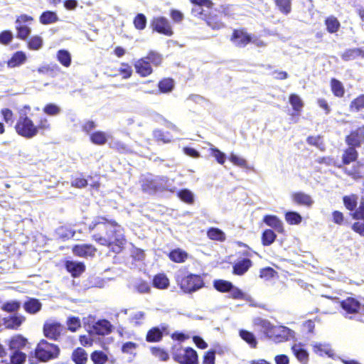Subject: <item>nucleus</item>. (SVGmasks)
Returning <instances> with one entry per match:
<instances>
[{
    "label": "nucleus",
    "mask_w": 364,
    "mask_h": 364,
    "mask_svg": "<svg viewBox=\"0 0 364 364\" xmlns=\"http://www.w3.org/2000/svg\"><path fill=\"white\" fill-rule=\"evenodd\" d=\"M33 17L26 14H21L16 18L15 27L16 37L21 40H26L31 34V29L28 25L33 21Z\"/></svg>",
    "instance_id": "nucleus-10"
},
{
    "label": "nucleus",
    "mask_w": 364,
    "mask_h": 364,
    "mask_svg": "<svg viewBox=\"0 0 364 364\" xmlns=\"http://www.w3.org/2000/svg\"><path fill=\"white\" fill-rule=\"evenodd\" d=\"M191 4L194 5V7L192 8L191 12L192 14L195 16H198L203 19L205 18V16L203 14V6L207 8H211L213 5V3L210 0H189Z\"/></svg>",
    "instance_id": "nucleus-15"
},
{
    "label": "nucleus",
    "mask_w": 364,
    "mask_h": 364,
    "mask_svg": "<svg viewBox=\"0 0 364 364\" xmlns=\"http://www.w3.org/2000/svg\"><path fill=\"white\" fill-rule=\"evenodd\" d=\"M73 360L76 364H83L87 360V354L81 348L75 349L72 355Z\"/></svg>",
    "instance_id": "nucleus-35"
},
{
    "label": "nucleus",
    "mask_w": 364,
    "mask_h": 364,
    "mask_svg": "<svg viewBox=\"0 0 364 364\" xmlns=\"http://www.w3.org/2000/svg\"><path fill=\"white\" fill-rule=\"evenodd\" d=\"M325 23L327 31L331 33H336L340 28V23L334 16L328 17L325 21Z\"/></svg>",
    "instance_id": "nucleus-41"
},
{
    "label": "nucleus",
    "mask_w": 364,
    "mask_h": 364,
    "mask_svg": "<svg viewBox=\"0 0 364 364\" xmlns=\"http://www.w3.org/2000/svg\"><path fill=\"white\" fill-rule=\"evenodd\" d=\"M67 270L72 274L73 277L80 275L85 270V265L82 262L67 261L65 263Z\"/></svg>",
    "instance_id": "nucleus-25"
},
{
    "label": "nucleus",
    "mask_w": 364,
    "mask_h": 364,
    "mask_svg": "<svg viewBox=\"0 0 364 364\" xmlns=\"http://www.w3.org/2000/svg\"><path fill=\"white\" fill-rule=\"evenodd\" d=\"M289 102L294 110L300 112L304 106V103L300 97L296 94H292L289 97Z\"/></svg>",
    "instance_id": "nucleus-50"
},
{
    "label": "nucleus",
    "mask_w": 364,
    "mask_h": 364,
    "mask_svg": "<svg viewBox=\"0 0 364 364\" xmlns=\"http://www.w3.org/2000/svg\"><path fill=\"white\" fill-rule=\"evenodd\" d=\"M292 352L297 360L302 364H306L309 360V353L304 348V346L301 343H294L291 347Z\"/></svg>",
    "instance_id": "nucleus-21"
},
{
    "label": "nucleus",
    "mask_w": 364,
    "mask_h": 364,
    "mask_svg": "<svg viewBox=\"0 0 364 364\" xmlns=\"http://www.w3.org/2000/svg\"><path fill=\"white\" fill-rule=\"evenodd\" d=\"M134 66L136 72L141 77L149 76L153 72L151 64L145 57L136 60Z\"/></svg>",
    "instance_id": "nucleus-13"
},
{
    "label": "nucleus",
    "mask_w": 364,
    "mask_h": 364,
    "mask_svg": "<svg viewBox=\"0 0 364 364\" xmlns=\"http://www.w3.org/2000/svg\"><path fill=\"white\" fill-rule=\"evenodd\" d=\"M90 357L95 364H105L108 360L107 355L102 351H94Z\"/></svg>",
    "instance_id": "nucleus-49"
},
{
    "label": "nucleus",
    "mask_w": 364,
    "mask_h": 364,
    "mask_svg": "<svg viewBox=\"0 0 364 364\" xmlns=\"http://www.w3.org/2000/svg\"><path fill=\"white\" fill-rule=\"evenodd\" d=\"M174 360L180 364H198V354L191 348H179L173 353Z\"/></svg>",
    "instance_id": "nucleus-9"
},
{
    "label": "nucleus",
    "mask_w": 364,
    "mask_h": 364,
    "mask_svg": "<svg viewBox=\"0 0 364 364\" xmlns=\"http://www.w3.org/2000/svg\"><path fill=\"white\" fill-rule=\"evenodd\" d=\"M111 331V324L107 320H100L96 322L90 332L97 335H107Z\"/></svg>",
    "instance_id": "nucleus-19"
},
{
    "label": "nucleus",
    "mask_w": 364,
    "mask_h": 364,
    "mask_svg": "<svg viewBox=\"0 0 364 364\" xmlns=\"http://www.w3.org/2000/svg\"><path fill=\"white\" fill-rule=\"evenodd\" d=\"M343 200L344 205L349 210H354L357 207L358 196L356 195L346 196L343 197Z\"/></svg>",
    "instance_id": "nucleus-44"
},
{
    "label": "nucleus",
    "mask_w": 364,
    "mask_h": 364,
    "mask_svg": "<svg viewBox=\"0 0 364 364\" xmlns=\"http://www.w3.org/2000/svg\"><path fill=\"white\" fill-rule=\"evenodd\" d=\"M275 4L281 12L287 14L291 11V0H275Z\"/></svg>",
    "instance_id": "nucleus-57"
},
{
    "label": "nucleus",
    "mask_w": 364,
    "mask_h": 364,
    "mask_svg": "<svg viewBox=\"0 0 364 364\" xmlns=\"http://www.w3.org/2000/svg\"><path fill=\"white\" fill-rule=\"evenodd\" d=\"M58 60L64 67H69L71 64V55L65 50H60L56 55Z\"/></svg>",
    "instance_id": "nucleus-33"
},
{
    "label": "nucleus",
    "mask_w": 364,
    "mask_h": 364,
    "mask_svg": "<svg viewBox=\"0 0 364 364\" xmlns=\"http://www.w3.org/2000/svg\"><path fill=\"white\" fill-rule=\"evenodd\" d=\"M134 287L140 294L149 293L151 290L150 285L144 281H139L134 284Z\"/></svg>",
    "instance_id": "nucleus-60"
},
{
    "label": "nucleus",
    "mask_w": 364,
    "mask_h": 364,
    "mask_svg": "<svg viewBox=\"0 0 364 364\" xmlns=\"http://www.w3.org/2000/svg\"><path fill=\"white\" fill-rule=\"evenodd\" d=\"M207 236L211 240L224 242L226 240L225 233L219 228H210L207 231Z\"/></svg>",
    "instance_id": "nucleus-30"
},
{
    "label": "nucleus",
    "mask_w": 364,
    "mask_h": 364,
    "mask_svg": "<svg viewBox=\"0 0 364 364\" xmlns=\"http://www.w3.org/2000/svg\"><path fill=\"white\" fill-rule=\"evenodd\" d=\"M124 311L125 314L129 315V321L133 326H138L144 323L145 320V313L144 311H134L129 313V311L127 309H125Z\"/></svg>",
    "instance_id": "nucleus-23"
},
{
    "label": "nucleus",
    "mask_w": 364,
    "mask_h": 364,
    "mask_svg": "<svg viewBox=\"0 0 364 364\" xmlns=\"http://www.w3.org/2000/svg\"><path fill=\"white\" fill-rule=\"evenodd\" d=\"M26 359V353L17 350L14 351V353L11 356V361L12 364H23Z\"/></svg>",
    "instance_id": "nucleus-55"
},
{
    "label": "nucleus",
    "mask_w": 364,
    "mask_h": 364,
    "mask_svg": "<svg viewBox=\"0 0 364 364\" xmlns=\"http://www.w3.org/2000/svg\"><path fill=\"white\" fill-rule=\"evenodd\" d=\"M361 56L364 57V49L363 48H353L346 50L341 55L343 60L348 61L355 59L356 58Z\"/></svg>",
    "instance_id": "nucleus-32"
},
{
    "label": "nucleus",
    "mask_w": 364,
    "mask_h": 364,
    "mask_svg": "<svg viewBox=\"0 0 364 364\" xmlns=\"http://www.w3.org/2000/svg\"><path fill=\"white\" fill-rule=\"evenodd\" d=\"M364 108V95H361L350 103V109L352 110L359 111Z\"/></svg>",
    "instance_id": "nucleus-61"
},
{
    "label": "nucleus",
    "mask_w": 364,
    "mask_h": 364,
    "mask_svg": "<svg viewBox=\"0 0 364 364\" xmlns=\"http://www.w3.org/2000/svg\"><path fill=\"white\" fill-rule=\"evenodd\" d=\"M145 58L149 60L151 65L154 66H159L162 62L161 55L155 52L149 53Z\"/></svg>",
    "instance_id": "nucleus-56"
},
{
    "label": "nucleus",
    "mask_w": 364,
    "mask_h": 364,
    "mask_svg": "<svg viewBox=\"0 0 364 364\" xmlns=\"http://www.w3.org/2000/svg\"><path fill=\"white\" fill-rule=\"evenodd\" d=\"M285 220L290 225H299L301 223L302 218L297 212L289 211L285 214Z\"/></svg>",
    "instance_id": "nucleus-45"
},
{
    "label": "nucleus",
    "mask_w": 364,
    "mask_h": 364,
    "mask_svg": "<svg viewBox=\"0 0 364 364\" xmlns=\"http://www.w3.org/2000/svg\"><path fill=\"white\" fill-rule=\"evenodd\" d=\"M277 237L276 234L272 230H265L262 235V244L265 246L272 245Z\"/></svg>",
    "instance_id": "nucleus-46"
},
{
    "label": "nucleus",
    "mask_w": 364,
    "mask_h": 364,
    "mask_svg": "<svg viewBox=\"0 0 364 364\" xmlns=\"http://www.w3.org/2000/svg\"><path fill=\"white\" fill-rule=\"evenodd\" d=\"M134 27L139 30H143L146 27V18L142 14H139L134 19Z\"/></svg>",
    "instance_id": "nucleus-58"
},
{
    "label": "nucleus",
    "mask_w": 364,
    "mask_h": 364,
    "mask_svg": "<svg viewBox=\"0 0 364 364\" xmlns=\"http://www.w3.org/2000/svg\"><path fill=\"white\" fill-rule=\"evenodd\" d=\"M311 346H312L313 351L316 354L320 356L327 355L329 358H334L333 350L329 344L312 342Z\"/></svg>",
    "instance_id": "nucleus-17"
},
{
    "label": "nucleus",
    "mask_w": 364,
    "mask_h": 364,
    "mask_svg": "<svg viewBox=\"0 0 364 364\" xmlns=\"http://www.w3.org/2000/svg\"><path fill=\"white\" fill-rule=\"evenodd\" d=\"M232 283L225 280L218 279L214 282V287L219 291L227 292L231 289Z\"/></svg>",
    "instance_id": "nucleus-52"
},
{
    "label": "nucleus",
    "mask_w": 364,
    "mask_h": 364,
    "mask_svg": "<svg viewBox=\"0 0 364 364\" xmlns=\"http://www.w3.org/2000/svg\"><path fill=\"white\" fill-rule=\"evenodd\" d=\"M62 331L61 325L54 321H48L43 327L44 335L49 338L56 339Z\"/></svg>",
    "instance_id": "nucleus-12"
},
{
    "label": "nucleus",
    "mask_w": 364,
    "mask_h": 364,
    "mask_svg": "<svg viewBox=\"0 0 364 364\" xmlns=\"http://www.w3.org/2000/svg\"><path fill=\"white\" fill-rule=\"evenodd\" d=\"M89 229L95 231H106V235H103V233L101 232H95L92 235V238L100 245L110 247L115 253H119L125 244L126 240L121 226L106 218H95L89 225Z\"/></svg>",
    "instance_id": "nucleus-2"
},
{
    "label": "nucleus",
    "mask_w": 364,
    "mask_h": 364,
    "mask_svg": "<svg viewBox=\"0 0 364 364\" xmlns=\"http://www.w3.org/2000/svg\"><path fill=\"white\" fill-rule=\"evenodd\" d=\"M162 338V331L160 328L155 327L150 329L147 334L146 339L148 342H157Z\"/></svg>",
    "instance_id": "nucleus-43"
},
{
    "label": "nucleus",
    "mask_w": 364,
    "mask_h": 364,
    "mask_svg": "<svg viewBox=\"0 0 364 364\" xmlns=\"http://www.w3.org/2000/svg\"><path fill=\"white\" fill-rule=\"evenodd\" d=\"M231 41L237 47H245L252 41V37L243 30H235Z\"/></svg>",
    "instance_id": "nucleus-14"
},
{
    "label": "nucleus",
    "mask_w": 364,
    "mask_h": 364,
    "mask_svg": "<svg viewBox=\"0 0 364 364\" xmlns=\"http://www.w3.org/2000/svg\"><path fill=\"white\" fill-rule=\"evenodd\" d=\"M60 353L58 346L42 340L35 350V357L28 358L30 364H37L38 361L46 362L56 358Z\"/></svg>",
    "instance_id": "nucleus-5"
},
{
    "label": "nucleus",
    "mask_w": 364,
    "mask_h": 364,
    "mask_svg": "<svg viewBox=\"0 0 364 364\" xmlns=\"http://www.w3.org/2000/svg\"><path fill=\"white\" fill-rule=\"evenodd\" d=\"M89 229L95 231H106V235H103V233L101 232H95L92 235V238L100 245L110 247L115 253H119L125 244L126 240L121 226L106 218H95L89 225Z\"/></svg>",
    "instance_id": "nucleus-1"
},
{
    "label": "nucleus",
    "mask_w": 364,
    "mask_h": 364,
    "mask_svg": "<svg viewBox=\"0 0 364 364\" xmlns=\"http://www.w3.org/2000/svg\"><path fill=\"white\" fill-rule=\"evenodd\" d=\"M263 222L267 225L274 228L278 232H282L284 231L283 223L276 215H267L263 218Z\"/></svg>",
    "instance_id": "nucleus-24"
},
{
    "label": "nucleus",
    "mask_w": 364,
    "mask_h": 364,
    "mask_svg": "<svg viewBox=\"0 0 364 364\" xmlns=\"http://www.w3.org/2000/svg\"><path fill=\"white\" fill-rule=\"evenodd\" d=\"M58 21V17L55 12L45 11L40 16V21L42 24H50Z\"/></svg>",
    "instance_id": "nucleus-40"
},
{
    "label": "nucleus",
    "mask_w": 364,
    "mask_h": 364,
    "mask_svg": "<svg viewBox=\"0 0 364 364\" xmlns=\"http://www.w3.org/2000/svg\"><path fill=\"white\" fill-rule=\"evenodd\" d=\"M28 344L26 338L21 335L13 336L9 341V348L13 351H17L25 349Z\"/></svg>",
    "instance_id": "nucleus-20"
},
{
    "label": "nucleus",
    "mask_w": 364,
    "mask_h": 364,
    "mask_svg": "<svg viewBox=\"0 0 364 364\" xmlns=\"http://www.w3.org/2000/svg\"><path fill=\"white\" fill-rule=\"evenodd\" d=\"M240 336L241 338L245 340L247 343H249L252 347H255L257 345V341L255 336L247 331L242 330L240 332Z\"/></svg>",
    "instance_id": "nucleus-54"
},
{
    "label": "nucleus",
    "mask_w": 364,
    "mask_h": 364,
    "mask_svg": "<svg viewBox=\"0 0 364 364\" xmlns=\"http://www.w3.org/2000/svg\"><path fill=\"white\" fill-rule=\"evenodd\" d=\"M358 153L354 147L350 146L347 149L343 156V161L345 164H348L357 159Z\"/></svg>",
    "instance_id": "nucleus-42"
},
{
    "label": "nucleus",
    "mask_w": 364,
    "mask_h": 364,
    "mask_svg": "<svg viewBox=\"0 0 364 364\" xmlns=\"http://www.w3.org/2000/svg\"><path fill=\"white\" fill-rule=\"evenodd\" d=\"M229 160L235 166L240 168H249L247 161L244 158L231 153L229 156Z\"/></svg>",
    "instance_id": "nucleus-47"
},
{
    "label": "nucleus",
    "mask_w": 364,
    "mask_h": 364,
    "mask_svg": "<svg viewBox=\"0 0 364 364\" xmlns=\"http://www.w3.org/2000/svg\"><path fill=\"white\" fill-rule=\"evenodd\" d=\"M110 138V134L104 132H95L90 135L91 141L97 145H103Z\"/></svg>",
    "instance_id": "nucleus-29"
},
{
    "label": "nucleus",
    "mask_w": 364,
    "mask_h": 364,
    "mask_svg": "<svg viewBox=\"0 0 364 364\" xmlns=\"http://www.w3.org/2000/svg\"><path fill=\"white\" fill-rule=\"evenodd\" d=\"M331 91L333 95L338 97H341L345 93L344 87L341 82L336 79H332L331 81Z\"/></svg>",
    "instance_id": "nucleus-37"
},
{
    "label": "nucleus",
    "mask_w": 364,
    "mask_h": 364,
    "mask_svg": "<svg viewBox=\"0 0 364 364\" xmlns=\"http://www.w3.org/2000/svg\"><path fill=\"white\" fill-rule=\"evenodd\" d=\"M291 198L294 203L308 208L311 207L314 203L311 196L301 191L293 193Z\"/></svg>",
    "instance_id": "nucleus-16"
},
{
    "label": "nucleus",
    "mask_w": 364,
    "mask_h": 364,
    "mask_svg": "<svg viewBox=\"0 0 364 364\" xmlns=\"http://www.w3.org/2000/svg\"><path fill=\"white\" fill-rule=\"evenodd\" d=\"M204 20L206 21L207 25L213 30L218 31L225 27V24L216 14H210L208 16H205Z\"/></svg>",
    "instance_id": "nucleus-26"
},
{
    "label": "nucleus",
    "mask_w": 364,
    "mask_h": 364,
    "mask_svg": "<svg viewBox=\"0 0 364 364\" xmlns=\"http://www.w3.org/2000/svg\"><path fill=\"white\" fill-rule=\"evenodd\" d=\"M187 257V253L181 249L173 250L169 253L170 259L178 263L185 262Z\"/></svg>",
    "instance_id": "nucleus-34"
},
{
    "label": "nucleus",
    "mask_w": 364,
    "mask_h": 364,
    "mask_svg": "<svg viewBox=\"0 0 364 364\" xmlns=\"http://www.w3.org/2000/svg\"><path fill=\"white\" fill-rule=\"evenodd\" d=\"M341 307L344 316L348 318H352V315L364 313V305H361L357 299L353 297H348L342 300Z\"/></svg>",
    "instance_id": "nucleus-8"
},
{
    "label": "nucleus",
    "mask_w": 364,
    "mask_h": 364,
    "mask_svg": "<svg viewBox=\"0 0 364 364\" xmlns=\"http://www.w3.org/2000/svg\"><path fill=\"white\" fill-rule=\"evenodd\" d=\"M168 180L166 177L144 176L141 179V187L144 191L152 193L158 190L166 188Z\"/></svg>",
    "instance_id": "nucleus-7"
},
{
    "label": "nucleus",
    "mask_w": 364,
    "mask_h": 364,
    "mask_svg": "<svg viewBox=\"0 0 364 364\" xmlns=\"http://www.w3.org/2000/svg\"><path fill=\"white\" fill-rule=\"evenodd\" d=\"M261 326L267 336L276 343L295 339V332L284 326H274L267 320L262 321Z\"/></svg>",
    "instance_id": "nucleus-3"
},
{
    "label": "nucleus",
    "mask_w": 364,
    "mask_h": 364,
    "mask_svg": "<svg viewBox=\"0 0 364 364\" xmlns=\"http://www.w3.org/2000/svg\"><path fill=\"white\" fill-rule=\"evenodd\" d=\"M68 329L73 332L76 331L80 326V320L77 317H70L67 321Z\"/></svg>",
    "instance_id": "nucleus-62"
},
{
    "label": "nucleus",
    "mask_w": 364,
    "mask_h": 364,
    "mask_svg": "<svg viewBox=\"0 0 364 364\" xmlns=\"http://www.w3.org/2000/svg\"><path fill=\"white\" fill-rule=\"evenodd\" d=\"M252 262L249 259H243L237 262L233 267V273L237 275L244 274L251 267Z\"/></svg>",
    "instance_id": "nucleus-28"
},
{
    "label": "nucleus",
    "mask_w": 364,
    "mask_h": 364,
    "mask_svg": "<svg viewBox=\"0 0 364 364\" xmlns=\"http://www.w3.org/2000/svg\"><path fill=\"white\" fill-rule=\"evenodd\" d=\"M177 282L180 288L185 293H193L204 287L203 278L198 274L188 272L186 269H181L177 274Z\"/></svg>",
    "instance_id": "nucleus-4"
},
{
    "label": "nucleus",
    "mask_w": 364,
    "mask_h": 364,
    "mask_svg": "<svg viewBox=\"0 0 364 364\" xmlns=\"http://www.w3.org/2000/svg\"><path fill=\"white\" fill-rule=\"evenodd\" d=\"M43 45V40L39 36H32L27 43V46L28 49L32 50H40Z\"/></svg>",
    "instance_id": "nucleus-38"
},
{
    "label": "nucleus",
    "mask_w": 364,
    "mask_h": 364,
    "mask_svg": "<svg viewBox=\"0 0 364 364\" xmlns=\"http://www.w3.org/2000/svg\"><path fill=\"white\" fill-rule=\"evenodd\" d=\"M60 108L55 104H48L43 108V112L50 116H55L60 112Z\"/></svg>",
    "instance_id": "nucleus-63"
},
{
    "label": "nucleus",
    "mask_w": 364,
    "mask_h": 364,
    "mask_svg": "<svg viewBox=\"0 0 364 364\" xmlns=\"http://www.w3.org/2000/svg\"><path fill=\"white\" fill-rule=\"evenodd\" d=\"M173 81L171 78H165L159 83V88L161 92H170L173 88Z\"/></svg>",
    "instance_id": "nucleus-48"
},
{
    "label": "nucleus",
    "mask_w": 364,
    "mask_h": 364,
    "mask_svg": "<svg viewBox=\"0 0 364 364\" xmlns=\"http://www.w3.org/2000/svg\"><path fill=\"white\" fill-rule=\"evenodd\" d=\"M27 59L26 55L23 51L16 52L11 58L8 61V66L10 68L18 67L23 64Z\"/></svg>",
    "instance_id": "nucleus-27"
},
{
    "label": "nucleus",
    "mask_w": 364,
    "mask_h": 364,
    "mask_svg": "<svg viewBox=\"0 0 364 364\" xmlns=\"http://www.w3.org/2000/svg\"><path fill=\"white\" fill-rule=\"evenodd\" d=\"M138 347L137 343L132 341H125L122 346V351L123 353L134 355Z\"/></svg>",
    "instance_id": "nucleus-51"
},
{
    "label": "nucleus",
    "mask_w": 364,
    "mask_h": 364,
    "mask_svg": "<svg viewBox=\"0 0 364 364\" xmlns=\"http://www.w3.org/2000/svg\"><path fill=\"white\" fill-rule=\"evenodd\" d=\"M153 285L159 289H166L169 286V280L166 274H158L154 277Z\"/></svg>",
    "instance_id": "nucleus-31"
},
{
    "label": "nucleus",
    "mask_w": 364,
    "mask_h": 364,
    "mask_svg": "<svg viewBox=\"0 0 364 364\" xmlns=\"http://www.w3.org/2000/svg\"><path fill=\"white\" fill-rule=\"evenodd\" d=\"M364 141V128H359L350 133L346 138L347 144L353 147L359 146Z\"/></svg>",
    "instance_id": "nucleus-18"
},
{
    "label": "nucleus",
    "mask_w": 364,
    "mask_h": 364,
    "mask_svg": "<svg viewBox=\"0 0 364 364\" xmlns=\"http://www.w3.org/2000/svg\"><path fill=\"white\" fill-rule=\"evenodd\" d=\"M153 29L158 33L164 34L168 36L173 35V31L168 21L161 16L154 18L151 22Z\"/></svg>",
    "instance_id": "nucleus-11"
},
{
    "label": "nucleus",
    "mask_w": 364,
    "mask_h": 364,
    "mask_svg": "<svg viewBox=\"0 0 364 364\" xmlns=\"http://www.w3.org/2000/svg\"><path fill=\"white\" fill-rule=\"evenodd\" d=\"M24 317L22 316H14L9 318H5V325L9 328H17L24 321Z\"/></svg>",
    "instance_id": "nucleus-39"
},
{
    "label": "nucleus",
    "mask_w": 364,
    "mask_h": 364,
    "mask_svg": "<svg viewBox=\"0 0 364 364\" xmlns=\"http://www.w3.org/2000/svg\"><path fill=\"white\" fill-rule=\"evenodd\" d=\"M24 309L30 314H36L41 309V304L38 299H31L24 304Z\"/></svg>",
    "instance_id": "nucleus-36"
},
{
    "label": "nucleus",
    "mask_w": 364,
    "mask_h": 364,
    "mask_svg": "<svg viewBox=\"0 0 364 364\" xmlns=\"http://www.w3.org/2000/svg\"><path fill=\"white\" fill-rule=\"evenodd\" d=\"M209 150L211 155L216 159L218 164H224L226 159V155L223 152L220 151L218 149L214 147L213 145H211Z\"/></svg>",
    "instance_id": "nucleus-53"
},
{
    "label": "nucleus",
    "mask_w": 364,
    "mask_h": 364,
    "mask_svg": "<svg viewBox=\"0 0 364 364\" xmlns=\"http://www.w3.org/2000/svg\"><path fill=\"white\" fill-rule=\"evenodd\" d=\"M178 196L181 200L187 203H192L193 202V194L189 190L184 189L180 191L178 193Z\"/></svg>",
    "instance_id": "nucleus-59"
},
{
    "label": "nucleus",
    "mask_w": 364,
    "mask_h": 364,
    "mask_svg": "<svg viewBox=\"0 0 364 364\" xmlns=\"http://www.w3.org/2000/svg\"><path fill=\"white\" fill-rule=\"evenodd\" d=\"M119 72L124 79H128L132 74V67L127 63H122Z\"/></svg>",
    "instance_id": "nucleus-64"
},
{
    "label": "nucleus",
    "mask_w": 364,
    "mask_h": 364,
    "mask_svg": "<svg viewBox=\"0 0 364 364\" xmlns=\"http://www.w3.org/2000/svg\"><path fill=\"white\" fill-rule=\"evenodd\" d=\"M73 253L80 257L93 256L96 249L90 245H77L73 248Z\"/></svg>",
    "instance_id": "nucleus-22"
},
{
    "label": "nucleus",
    "mask_w": 364,
    "mask_h": 364,
    "mask_svg": "<svg viewBox=\"0 0 364 364\" xmlns=\"http://www.w3.org/2000/svg\"><path fill=\"white\" fill-rule=\"evenodd\" d=\"M27 110L30 111L28 106H25L21 110L19 118L16 124V130L19 135L31 139L38 134V127L26 116Z\"/></svg>",
    "instance_id": "nucleus-6"
}]
</instances>
